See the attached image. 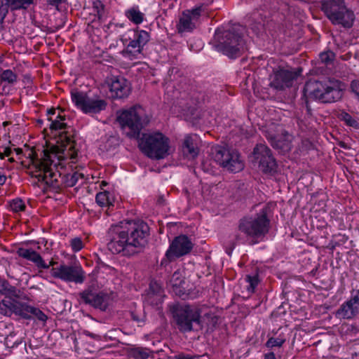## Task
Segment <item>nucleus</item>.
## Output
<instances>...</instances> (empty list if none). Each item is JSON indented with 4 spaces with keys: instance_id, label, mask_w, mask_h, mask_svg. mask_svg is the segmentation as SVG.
Segmentation results:
<instances>
[{
    "instance_id": "56",
    "label": "nucleus",
    "mask_w": 359,
    "mask_h": 359,
    "mask_svg": "<svg viewBox=\"0 0 359 359\" xmlns=\"http://www.w3.org/2000/svg\"><path fill=\"white\" fill-rule=\"evenodd\" d=\"M12 153V150L11 148H6L5 150H4V155L6 156H9Z\"/></svg>"
},
{
    "instance_id": "33",
    "label": "nucleus",
    "mask_w": 359,
    "mask_h": 359,
    "mask_svg": "<svg viewBox=\"0 0 359 359\" xmlns=\"http://www.w3.org/2000/svg\"><path fill=\"white\" fill-rule=\"evenodd\" d=\"M18 75L11 69H5L0 74V81L1 83H6L9 85H13L17 82Z\"/></svg>"
},
{
    "instance_id": "64",
    "label": "nucleus",
    "mask_w": 359,
    "mask_h": 359,
    "mask_svg": "<svg viewBox=\"0 0 359 359\" xmlns=\"http://www.w3.org/2000/svg\"><path fill=\"white\" fill-rule=\"evenodd\" d=\"M9 161H11V162H13V161H14L13 158H9Z\"/></svg>"
},
{
    "instance_id": "42",
    "label": "nucleus",
    "mask_w": 359,
    "mask_h": 359,
    "mask_svg": "<svg viewBox=\"0 0 359 359\" xmlns=\"http://www.w3.org/2000/svg\"><path fill=\"white\" fill-rule=\"evenodd\" d=\"M250 29L255 33V34L259 36L264 31V27L261 22H254L250 25Z\"/></svg>"
},
{
    "instance_id": "43",
    "label": "nucleus",
    "mask_w": 359,
    "mask_h": 359,
    "mask_svg": "<svg viewBox=\"0 0 359 359\" xmlns=\"http://www.w3.org/2000/svg\"><path fill=\"white\" fill-rule=\"evenodd\" d=\"M34 250L32 249H26L23 248H20L17 250V254L19 257H22L29 260L30 255Z\"/></svg>"
},
{
    "instance_id": "28",
    "label": "nucleus",
    "mask_w": 359,
    "mask_h": 359,
    "mask_svg": "<svg viewBox=\"0 0 359 359\" xmlns=\"http://www.w3.org/2000/svg\"><path fill=\"white\" fill-rule=\"evenodd\" d=\"M133 322H135L137 326L142 327L145 325L147 321V315L144 308L139 307L130 310L128 314Z\"/></svg>"
},
{
    "instance_id": "23",
    "label": "nucleus",
    "mask_w": 359,
    "mask_h": 359,
    "mask_svg": "<svg viewBox=\"0 0 359 359\" xmlns=\"http://www.w3.org/2000/svg\"><path fill=\"white\" fill-rule=\"evenodd\" d=\"M359 314V308L350 299L344 302L335 311V317L340 320H351Z\"/></svg>"
},
{
    "instance_id": "12",
    "label": "nucleus",
    "mask_w": 359,
    "mask_h": 359,
    "mask_svg": "<svg viewBox=\"0 0 359 359\" xmlns=\"http://www.w3.org/2000/svg\"><path fill=\"white\" fill-rule=\"evenodd\" d=\"M193 248V243L188 236L180 235L176 236L170 243L165 257L161 260V266H166L177 259L189 254Z\"/></svg>"
},
{
    "instance_id": "11",
    "label": "nucleus",
    "mask_w": 359,
    "mask_h": 359,
    "mask_svg": "<svg viewBox=\"0 0 359 359\" xmlns=\"http://www.w3.org/2000/svg\"><path fill=\"white\" fill-rule=\"evenodd\" d=\"M172 315L182 332H189L200 327V309H193L189 305H176L172 307Z\"/></svg>"
},
{
    "instance_id": "21",
    "label": "nucleus",
    "mask_w": 359,
    "mask_h": 359,
    "mask_svg": "<svg viewBox=\"0 0 359 359\" xmlns=\"http://www.w3.org/2000/svg\"><path fill=\"white\" fill-rule=\"evenodd\" d=\"M68 131L61 132L56 140V147L58 153H62L64 157L75 158L77 150L75 149V142L72 140Z\"/></svg>"
},
{
    "instance_id": "58",
    "label": "nucleus",
    "mask_w": 359,
    "mask_h": 359,
    "mask_svg": "<svg viewBox=\"0 0 359 359\" xmlns=\"http://www.w3.org/2000/svg\"><path fill=\"white\" fill-rule=\"evenodd\" d=\"M55 114V109H53V108H52V109H48V110H47V114H48V116H50V115H53V114Z\"/></svg>"
},
{
    "instance_id": "2",
    "label": "nucleus",
    "mask_w": 359,
    "mask_h": 359,
    "mask_svg": "<svg viewBox=\"0 0 359 359\" xmlns=\"http://www.w3.org/2000/svg\"><path fill=\"white\" fill-rule=\"evenodd\" d=\"M32 169L29 175L38 179L39 182H45L46 187H50L54 190L60 188L61 184L65 187H72L76 185L79 179H83L84 175L82 173L74 172L62 175L59 171L55 172L53 168L56 164L53 165V160L49 154L43 151V156L41 158H33L32 160Z\"/></svg>"
},
{
    "instance_id": "54",
    "label": "nucleus",
    "mask_w": 359,
    "mask_h": 359,
    "mask_svg": "<svg viewBox=\"0 0 359 359\" xmlns=\"http://www.w3.org/2000/svg\"><path fill=\"white\" fill-rule=\"evenodd\" d=\"M234 248H235V243H233L229 248H227L226 249V252L229 255H231Z\"/></svg>"
},
{
    "instance_id": "10",
    "label": "nucleus",
    "mask_w": 359,
    "mask_h": 359,
    "mask_svg": "<svg viewBox=\"0 0 359 359\" xmlns=\"http://www.w3.org/2000/svg\"><path fill=\"white\" fill-rule=\"evenodd\" d=\"M140 147L148 157L153 159L164 158L168 155L169 139L161 133L144 134Z\"/></svg>"
},
{
    "instance_id": "53",
    "label": "nucleus",
    "mask_w": 359,
    "mask_h": 359,
    "mask_svg": "<svg viewBox=\"0 0 359 359\" xmlns=\"http://www.w3.org/2000/svg\"><path fill=\"white\" fill-rule=\"evenodd\" d=\"M264 359H277V358H276L275 353L271 351V352L265 353L264 355Z\"/></svg>"
},
{
    "instance_id": "9",
    "label": "nucleus",
    "mask_w": 359,
    "mask_h": 359,
    "mask_svg": "<svg viewBox=\"0 0 359 359\" xmlns=\"http://www.w3.org/2000/svg\"><path fill=\"white\" fill-rule=\"evenodd\" d=\"M1 308L0 314L6 316H11L12 314H15L23 319L36 318L41 322H46L48 319L47 316L39 309L16 299L2 300Z\"/></svg>"
},
{
    "instance_id": "30",
    "label": "nucleus",
    "mask_w": 359,
    "mask_h": 359,
    "mask_svg": "<svg viewBox=\"0 0 359 359\" xmlns=\"http://www.w3.org/2000/svg\"><path fill=\"white\" fill-rule=\"evenodd\" d=\"M203 323H205L207 333L212 332L221 323L219 316L213 313H207L203 316Z\"/></svg>"
},
{
    "instance_id": "36",
    "label": "nucleus",
    "mask_w": 359,
    "mask_h": 359,
    "mask_svg": "<svg viewBox=\"0 0 359 359\" xmlns=\"http://www.w3.org/2000/svg\"><path fill=\"white\" fill-rule=\"evenodd\" d=\"M183 283H184V280L181 271L180 270L175 271L169 280L170 285L175 290L180 288Z\"/></svg>"
},
{
    "instance_id": "59",
    "label": "nucleus",
    "mask_w": 359,
    "mask_h": 359,
    "mask_svg": "<svg viewBox=\"0 0 359 359\" xmlns=\"http://www.w3.org/2000/svg\"><path fill=\"white\" fill-rule=\"evenodd\" d=\"M15 151H16L17 154H20V153H22V149H20V148L16 149H15Z\"/></svg>"
},
{
    "instance_id": "47",
    "label": "nucleus",
    "mask_w": 359,
    "mask_h": 359,
    "mask_svg": "<svg viewBox=\"0 0 359 359\" xmlns=\"http://www.w3.org/2000/svg\"><path fill=\"white\" fill-rule=\"evenodd\" d=\"M8 13V11L4 8L2 2L0 3V30L3 27L4 20Z\"/></svg>"
},
{
    "instance_id": "44",
    "label": "nucleus",
    "mask_w": 359,
    "mask_h": 359,
    "mask_svg": "<svg viewBox=\"0 0 359 359\" xmlns=\"http://www.w3.org/2000/svg\"><path fill=\"white\" fill-rule=\"evenodd\" d=\"M34 250L32 249H26L23 248H20L17 250V254L19 257H22L29 260L30 255Z\"/></svg>"
},
{
    "instance_id": "60",
    "label": "nucleus",
    "mask_w": 359,
    "mask_h": 359,
    "mask_svg": "<svg viewBox=\"0 0 359 359\" xmlns=\"http://www.w3.org/2000/svg\"><path fill=\"white\" fill-rule=\"evenodd\" d=\"M4 62V57L3 56L0 55V64H2Z\"/></svg>"
},
{
    "instance_id": "6",
    "label": "nucleus",
    "mask_w": 359,
    "mask_h": 359,
    "mask_svg": "<svg viewBox=\"0 0 359 359\" xmlns=\"http://www.w3.org/2000/svg\"><path fill=\"white\" fill-rule=\"evenodd\" d=\"M117 121L127 136L133 138H138L142 128L149 123V118L140 106H135L119 112Z\"/></svg>"
},
{
    "instance_id": "61",
    "label": "nucleus",
    "mask_w": 359,
    "mask_h": 359,
    "mask_svg": "<svg viewBox=\"0 0 359 359\" xmlns=\"http://www.w3.org/2000/svg\"><path fill=\"white\" fill-rule=\"evenodd\" d=\"M4 154L0 153V158L3 159L4 158Z\"/></svg>"
},
{
    "instance_id": "17",
    "label": "nucleus",
    "mask_w": 359,
    "mask_h": 359,
    "mask_svg": "<svg viewBox=\"0 0 359 359\" xmlns=\"http://www.w3.org/2000/svg\"><path fill=\"white\" fill-rule=\"evenodd\" d=\"M53 277L60 278L65 282L81 284L85 281V272L79 265L60 264L50 270Z\"/></svg>"
},
{
    "instance_id": "26",
    "label": "nucleus",
    "mask_w": 359,
    "mask_h": 359,
    "mask_svg": "<svg viewBox=\"0 0 359 359\" xmlns=\"http://www.w3.org/2000/svg\"><path fill=\"white\" fill-rule=\"evenodd\" d=\"M0 294L8 297V300L20 297V290L16 287L11 285L10 283L0 276Z\"/></svg>"
},
{
    "instance_id": "32",
    "label": "nucleus",
    "mask_w": 359,
    "mask_h": 359,
    "mask_svg": "<svg viewBox=\"0 0 359 359\" xmlns=\"http://www.w3.org/2000/svg\"><path fill=\"white\" fill-rule=\"evenodd\" d=\"M245 281L248 283L247 290L250 294L255 292L257 286L259 285L260 280L257 273L253 274H248L245 278Z\"/></svg>"
},
{
    "instance_id": "24",
    "label": "nucleus",
    "mask_w": 359,
    "mask_h": 359,
    "mask_svg": "<svg viewBox=\"0 0 359 359\" xmlns=\"http://www.w3.org/2000/svg\"><path fill=\"white\" fill-rule=\"evenodd\" d=\"M163 297V291L160 284L156 281H151L144 300L150 305L157 306L162 302Z\"/></svg>"
},
{
    "instance_id": "41",
    "label": "nucleus",
    "mask_w": 359,
    "mask_h": 359,
    "mask_svg": "<svg viewBox=\"0 0 359 359\" xmlns=\"http://www.w3.org/2000/svg\"><path fill=\"white\" fill-rule=\"evenodd\" d=\"M70 245L74 252H79L83 248V243L80 238H74L71 240Z\"/></svg>"
},
{
    "instance_id": "49",
    "label": "nucleus",
    "mask_w": 359,
    "mask_h": 359,
    "mask_svg": "<svg viewBox=\"0 0 359 359\" xmlns=\"http://www.w3.org/2000/svg\"><path fill=\"white\" fill-rule=\"evenodd\" d=\"M352 91L358 96L359 99V81L354 80L351 83Z\"/></svg>"
},
{
    "instance_id": "18",
    "label": "nucleus",
    "mask_w": 359,
    "mask_h": 359,
    "mask_svg": "<svg viewBox=\"0 0 359 359\" xmlns=\"http://www.w3.org/2000/svg\"><path fill=\"white\" fill-rule=\"evenodd\" d=\"M253 157L259 168L264 173H271L276 170V162L271 149L263 144H257L253 149Z\"/></svg>"
},
{
    "instance_id": "31",
    "label": "nucleus",
    "mask_w": 359,
    "mask_h": 359,
    "mask_svg": "<svg viewBox=\"0 0 359 359\" xmlns=\"http://www.w3.org/2000/svg\"><path fill=\"white\" fill-rule=\"evenodd\" d=\"M285 341V335L283 333H280L277 337H269L265 344V346L270 349L274 347L280 348Z\"/></svg>"
},
{
    "instance_id": "4",
    "label": "nucleus",
    "mask_w": 359,
    "mask_h": 359,
    "mask_svg": "<svg viewBox=\"0 0 359 359\" xmlns=\"http://www.w3.org/2000/svg\"><path fill=\"white\" fill-rule=\"evenodd\" d=\"M246 33L245 27L240 24L227 29H217L214 36L217 41L216 49L230 58L240 57L248 48Z\"/></svg>"
},
{
    "instance_id": "62",
    "label": "nucleus",
    "mask_w": 359,
    "mask_h": 359,
    "mask_svg": "<svg viewBox=\"0 0 359 359\" xmlns=\"http://www.w3.org/2000/svg\"><path fill=\"white\" fill-rule=\"evenodd\" d=\"M54 264H55V262L53 261H51V262H50L48 265L50 266H53Z\"/></svg>"
},
{
    "instance_id": "52",
    "label": "nucleus",
    "mask_w": 359,
    "mask_h": 359,
    "mask_svg": "<svg viewBox=\"0 0 359 359\" xmlns=\"http://www.w3.org/2000/svg\"><path fill=\"white\" fill-rule=\"evenodd\" d=\"M63 1L64 0H47V3L50 6H57Z\"/></svg>"
},
{
    "instance_id": "51",
    "label": "nucleus",
    "mask_w": 359,
    "mask_h": 359,
    "mask_svg": "<svg viewBox=\"0 0 359 359\" xmlns=\"http://www.w3.org/2000/svg\"><path fill=\"white\" fill-rule=\"evenodd\" d=\"M94 7H95L97 9V13L98 15H100V9L102 11L104 10V6L103 4L101 3V1H97L96 2H94Z\"/></svg>"
},
{
    "instance_id": "45",
    "label": "nucleus",
    "mask_w": 359,
    "mask_h": 359,
    "mask_svg": "<svg viewBox=\"0 0 359 359\" xmlns=\"http://www.w3.org/2000/svg\"><path fill=\"white\" fill-rule=\"evenodd\" d=\"M134 353L137 359H147L149 357V353L142 348L137 349Z\"/></svg>"
},
{
    "instance_id": "25",
    "label": "nucleus",
    "mask_w": 359,
    "mask_h": 359,
    "mask_svg": "<svg viewBox=\"0 0 359 359\" xmlns=\"http://www.w3.org/2000/svg\"><path fill=\"white\" fill-rule=\"evenodd\" d=\"M34 0H0L3 6L8 11L26 10L28 7L34 4Z\"/></svg>"
},
{
    "instance_id": "7",
    "label": "nucleus",
    "mask_w": 359,
    "mask_h": 359,
    "mask_svg": "<svg viewBox=\"0 0 359 359\" xmlns=\"http://www.w3.org/2000/svg\"><path fill=\"white\" fill-rule=\"evenodd\" d=\"M321 11L334 25L351 28L355 21L354 12L346 6L345 0H323Z\"/></svg>"
},
{
    "instance_id": "15",
    "label": "nucleus",
    "mask_w": 359,
    "mask_h": 359,
    "mask_svg": "<svg viewBox=\"0 0 359 359\" xmlns=\"http://www.w3.org/2000/svg\"><path fill=\"white\" fill-rule=\"evenodd\" d=\"M78 295L80 304L89 305L102 311L107 310L111 302L108 294L103 292H97L91 287L81 291Z\"/></svg>"
},
{
    "instance_id": "46",
    "label": "nucleus",
    "mask_w": 359,
    "mask_h": 359,
    "mask_svg": "<svg viewBox=\"0 0 359 359\" xmlns=\"http://www.w3.org/2000/svg\"><path fill=\"white\" fill-rule=\"evenodd\" d=\"M214 0H205V2H203V6H209L213 2ZM205 16H207V18H214L213 15V11H209L208 9L205 8L203 7V18Z\"/></svg>"
},
{
    "instance_id": "55",
    "label": "nucleus",
    "mask_w": 359,
    "mask_h": 359,
    "mask_svg": "<svg viewBox=\"0 0 359 359\" xmlns=\"http://www.w3.org/2000/svg\"><path fill=\"white\" fill-rule=\"evenodd\" d=\"M85 334H86V335H87V336H88V337H91L93 339H97V338L99 337L98 335H97L95 334H93V333H91V332H88V331H86Z\"/></svg>"
},
{
    "instance_id": "35",
    "label": "nucleus",
    "mask_w": 359,
    "mask_h": 359,
    "mask_svg": "<svg viewBox=\"0 0 359 359\" xmlns=\"http://www.w3.org/2000/svg\"><path fill=\"white\" fill-rule=\"evenodd\" d=\"M48 120L50 121V129L52 131L64 130L67 127V123L63 122L65 120V118L60 114L57 116L55 120H52L51 118H48Z\"/></svg>"
},
{
    "instance_id": "5",
    "label": "nucleus",
    "mask_w": 359,
    "mask_h": 359,
    "mask_svg": "<svg viewBox=\"0 0 359 359\" xmlns=\"http://www.w3.org/2000/svg\"><path fill=\"white\" fill-rule=\"evenodd\" d=\"M304 92L323 103L337 102L343 96L342 83L335 79L311 80L306 83Z\"/></svg>"
},
{
    "instance_id": "48",
    "label": "nucleus",
    "mask_w": 359,
    "mask_h": 359,
    "mask_svg": "<svg viewBox=\"0 0 359 359\" xmlns=\"http://www.w3.org/2000/svg\"><path fill=\"white\" fill-rule=\"evenodd\" d=\"M349 299L359 308V289L352 291L351 297Z\"/></svg>"
},
{
    "instance_id": "16",
    "label": "nucleus",
    "mask_w": 359,
    "mask_h": 359,
    "mask_svg": "<svg viewBox=\"0 0 359 359\" xmlns=\"http://www.w3.org/2000/svg\"><path fill=\"white\" fill-rule=\"evenodd\" d=\"M202 15V6H198L191 9H187L182 12L176 28L179 34L192 32L201 25Z\"/></svg>"
},
{
    "instance_id": "20",
    "label": "nucleus",
    "mask_w": 359,
    "mask_h": 359,
    "mask_svg": "<svg viewBox=\"0 0 359 359\" xmlns=\"http://www.w3.org/2000/svg\"><path fill=\"white\" fill-rule=\"evenodd\" d=\"M298 74L296 72L290 69H280L274 72L271 78L270 86L277 90H283L285 88H290Z\"/></svg>"
},
{
    "instance_id": "14",
    "label": "nucleus",
    "mask_w": 359,
    "mask_h": 359,
    "mask_svg": "<svg viewBox=\"0 0 359 359\" xmlns=\"http://www.w3.org/2000/svg\"><path fill=\"white\" fill-rule=\"evenodd\" d=\"M133 34L132 37L122 39L125 49L123 55L128 57H137L142 53L144 46L149 41L150 34L148 32L138 28L129 31Z\"/></svg>"
},
{
    "instance_id": "22",
    "label": "nucleus",
    "mask_w": 359,
    "mask_h": 359,
    "mask_svg": "<svg viewBox=\"0 0 359 359\" xmlns=\"http://www.w3.org/2000/svg\"><path fill=\"white\" fill-rule=\"evenodd\" d=\"M290 137L291 136L287 133H285L281 135L269 133L266 135V138L270 142L271 146L281 152L289 151L291 149Z\"/></svg>"
},
{
    "instance_id": "40",
    "label": "nucleus",
    "mask_w": 359,
    "mask_h": 359,
    "mask_svg": "<svg viewBox=\"0 0 359 359\" xmlns=\"http://www.w3.org/2000/svg\"><path fill=\"white\" fill-rule=\"evenodd\" d=\"M10 207L11 209L15 212L23 211L25 209V203L20 198L13 200L10 203Z\"/></svg>"
},
{
    "instance_id": "29",
    "label": "nucleus",
    "mask_w": 359,
    "mask_h": 359,
    "mask_svg": "<svg viewBox=\"0 0 359 359\" xmlns=\"http://www.w3.org/2000/svg\"><path fill=\"white\" fill-rule=\"evenodd\" d=\"M125 16L133 24L140 25L144 20V14L137 6H134L125 11Z\"/></svg>"
},
{
    "instance_id": "13",
    "label": "nucleus",
    "mask_w": 359,
    "mask_h": 359,
    "mask_svg": "<svg viewBox=\"0 0 359 359\" xmlns=\"http://www.w3.org/2000/svg\"><path fill=\"white\" fill-rule=\"evenodd\" d=\"M72 102L85 114H97L107 107L104 100L99 97H90L85 92L72 91L71 93Z\"/></svg>"
},
{
    "instance_id": "39",
    "label": "nucleus",
    "mask_w": 359,
    "mask_h": 359,
    "mask_svg": "<svg viewBox=\"0 0 359 359\" xmlns=\"http://www.w3.org/2000/svg\"><path fill=\"white\" fill-rule=\"evenodd\" d=\"M334 53L331 50L323 52L319 55V58L320 61L325 65L331 64L334 60Z\"/></svg>"
},
{
    "instance_id": "1",
    "label": "nucleus",
    "mask_w": 359,
    "mask_h": 359,
    "mask_svg": "<svg viewBox=\"0 0 359 359\" xmlns=\"http://www.w3.org/2000/svg\"><path fill=\"white\" fill-rule=\"evenodd\" d=\"M149 226L144 222L130 221L125 225H112L107 234V247L113 255L130 257L147 244Z\"/></svg>"
},
{
    "instance_id": "27",
    "label": "nucleus",
    "mask_w": 359,
    "mask_h": 359,
    "mask_svg": "<svg viewBox=\"0 0 359 359\" xmlns=\"http://www.w3.org/2000/svg\"><path fill=\"white\" fill-rule=\"evenodd\" d=\"M182 151L184 155L188 157L194 158L199 152V149L196 147V141L191 136H187L182 144Z\"/></svg>"
},
{
    "instance_id": "63",
    "label": "nucleus",
    "mask_w": 359,
    "mask_h": 359,
    "mask_svg": "<svg viewBox=\"0 0 359 359\" xmlns=\"http://www.w3.org/2000/svg\"><path fill=\"white\" fill-rule=\"evenodd\" d=\"M100 265L102 266H107V264H105L104 262H100Z\"/></svg>"
},
{
    "instance_id": "8",
    "label": "nucleus",
    "mask_w": 359,
    "mask_h": 359,
    "mask_svg": "<svg viewBox=\"0 0 359 359\" xmlns=\"http://www.w3.org/2000/svg\"><path fill=\"white\" fill-rule=\"evenodd\" d=\"M207 153L211 159L231 172H238L244 168V163L234 149L212 145L208 147Z\"/></svg>"
},
{
    "instance_id": "57",
    "label": "nucleus",
    "mask_w": 359,
    "mask_h": 359,
    "mask_svg": "<svg viewBox=\"0 0 359 359\" xmlns=\"http://www.w3.org/2000/svg\"><path fill=\"white\" fill-rule=\"evenodd\" d=\"M6 177L5 175H0V185H2L5 183Z\"/></svg>"
},
{
    "instance_id": "38",
    "label": "nucleus",
    "mask_w": 359,
    "mask_h": 359,
    "mask_svg": "<svg viewBox=\"0 0 359 359\" xmlns=\"http://www.w3.org/2000/svg\"><path fill=\"white\" fill-rule=\"evenodd\" d=\"M29 261L34 263L39 269H48L49 268V265H47V264L45 263L41 256L35 250L32 251Z\"/></svg>"
},
{
    "instance_id": "50",
    "label": "nucleus",
    "mask_w": 359,
    "mask_h": 359,
    "mask_svg": "<svg viewBox=\"0 0 359 359\" xmlns=\"http://www.w3.org/2000/svg\"><path fill=\"white\" fill-rule=\"evenodd\" d=\"M175 359H201V355L191 356L189 355L180 354L175 355Z\"/></svg>"
},
{
    "instance_id": "37",
    "label": "nucleus",
    "mask_w": 359,
    "mask_h": 359,
    "mask_svg": "<svg viewBox=\"0 0 359 359\" xmlns=\"http://www.w3.org/2000/svg\"><path fill=\"white\" fill-rule=\"evenodd\" d=\"M109 192H99L96 194V203L101 207L112 205V203L109 199Z\"/></svg>"
},
{
    "instance_id": "34",
    "label": "nucleus",
    "mask_w": 359,
    "mask_h": 359,
    "mask_svg": "<svg viewBox=\"0 0 359 359\" xmlns=\"http://www.w3.org/2000/svg\"><path fill=\"white\" fill-rule=\"evenodd\" d=\"M338 118L344 121L347 126L354 128H359V123L356 119L353 118L348 113L345 111H341L338 114Z\"/></svg>"
},
{
    "instance_id": "3",
    "label": "nucleus",
    "mask_w": 359,
    "mask_h": 359,
    "mask_svg": "<svg viewBox=\"0 0 359 359\" xmlns=\"http://www.w3.org/2000/svg\"><path fill=\"white\" fill-rule=\"evenodd\" d=\"M272 206L267 204L255 215L241 219L238 224V233L235 236L236 241L241 243L248 242L250 245L262 241L270 229Z\"/></svg>"
},
{
    "instance_id": "19",
    "label": "nucleus",
    "mask_w": 359,
    "mask_h": 359,
    "mask_svg": "<svg viewBox=\"0 0 359 359\" xmlns=\"http://www.w3.org/2000/svg\"><path fill=\"white\" fill-rule=\"evenodd\" d=\"M109 89L110 97L112 99H123L127 97L130 92L128 81L123 76H112L107 79Z\"/></svg>"
}]
</instances>
